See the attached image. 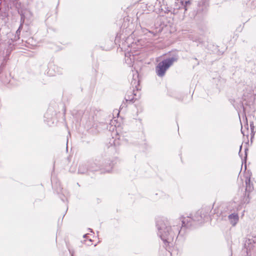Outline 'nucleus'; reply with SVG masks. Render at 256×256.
Returning <instances> with one entry per match:
<instances>
[{
  "mask_svg": "<svg viewBox=\"0 0 256 256\" xmlns=\"http://www.w3.org/2000/svg\"><path fill=\"white\" fill-rule=\"evenodd\" d=\"M209 0H200L198 3V6L200 10H204L208 6V2Z\"/></svg>",
  "mask_w": 256,
  "mask_h": 256,
  "instance_id": "423d86ee",
  "label": "nucleus"
},
{
  "mask_svg": "<svg viewBox=\"0 0 256 256\" xmlns=\"http://www.w3.org/2000/svg\"><path fill=\"white\" fill-rule=\"evenodd\" d=\"M202 218H204V220L205 218H208L206 215H204V217L202 215V211H198L194 214V216L192 218L188 217L184 218L182 216L180 218V220L182 222V226H188L190 224H189V222L191 220H193L194 221H196L200 222V223L202 222Z\"/></svg>",
  "mask_w": 256,
  "mask_h": 256,
  "instance_id": "7ed1b4c3",
  "label": "nucleus"
},
{
  "mask_svg": "<svg viewBox=\"0 0 256 256\" xmlns=\"http://www.w3.org/2000/svg\"><path fill=\"white\" fill-rule=\"evenodd\" d=\"M246 192H252L254 189V187L252 186L251 185L250 180V178L246 180Z\"/></svg>",
  "mask_w": 256,
  "mask_h": 256,
  "instance_id": "0eeeda50",
  "label": "nucleus"
},
{
  "mask_svg": "<svg viewBox=\"0 0 256 256\" xmlns=\"http://www.w3.org/2000/svg\"><path fill=\"white\" fill-rule=\"evenodd\" d=\"M228 218L230 224L232 226H235L239 220V217L237 214H230L228 216Z\"/></svg>",
  "mask_w": 256,
  "mask_h": 256,
  "instance_id": "39448f33",
  "label": "nucleus"
},
{
  "mask_svg": "<svg viewBox=\"0 0 256 256\" xmlns=\"http://www.w3.org/2000/svg\"><path fill=\"white\" fill-rule=\"evenodd\" d=\"M177 60L175 57L168 58L158 63L156 67V72L160 77L164 76L166 71Z\"/></svg>",
  "mask_w": 256,
  "mask_h": 256,
  "instance_id": "f03ea898",
  "label": "nucleus"
},
{
  "mask_svg": "<svg viewBox=\"0 0 256 256\" xmlns=\"http://www.w3.org/2000/svg\"><path fill=\"white\" fill-rule=\"evenodd\" d=\"M241 132H242V134L244 135V131H243V130H242V129H241Z\"/></svg>",
  "mask_w": 256,
  "mask_h": 256,
  "instance_id": "f8f14e48",
  "label": "nucleus"
},
{
  "mask_svg": "<svg viewBox=\"0 0 256 256\" xmlns=\"http://www.w3.org/2000/svg\"><path fill=\"white\" fill-rule=\"evenodd\" d=\"M156 226L158 230V234L166 246L168 243L172 240L174 232V230H170L171 228H168V224L162 220L158 221ZM179 232V228H178L175 232L178 233Z\"/></svg>",
  "mask_w": 256,
  "mask_h": 256,
  "instance_id": "f257e3e1",
  "label": "nucleus"
},
{
  "mask_svg": "<svg viewBox=\"0 0 256 256\" xmlns=\"http://www.w3.org/2000/svg\"><path fill=\"white\" fill-rule=\"evenodd\" d=\"M180 0H178V2H180Z\"/></svg>",
  "mask_w": 256,
  "mask_h": 256,
  "instance_id": "ddd939ff",
  "label": "nucleus"
},
{
  "mask_svg": "<svg viewBox=\"0 0 256 256\" xmlns=\"http://www.w3.org/2000/svg\"><path fill=\"white\" fill-rule=\"evenodd\" d=\"M95 166H96V164H92V166H90V169L91 171H95V170H97L98 168H99V166H96L95 168Z\"/></svg>",
  "mask_w": 256,
  "mask_h": 256,
  "instance_id": "6e6552de",
  "label": "nucleus"
},
{
  "mask_svg": "<svg viewBox=\"0 0 256 256\" xmlns=\"http://www.w3.org/2000/svg\"><path fill=\"white\" fill-rule=\"evenodd\" d=\"M134 82L132 81V84H136V79H135V78H134Z\"/></svg>",
  "mask_w": 256,
  "mask_h": 256,
  "instance_id": "9d476101",
  "label": "nucleus"
},
{
  "mask_svg": "<svg viewBox=\"0 0 256 256\" xmlns=\"http://www.w3.org/2000/svg\"><path fill=\"white\" fill-rule=\"evenodd\" d=\"M136 52L134 50H130L128 49L125 54L126 62L130 66H134V62L135 59L134 56L136 55Z\"/></svg>",
  "mask_w": 256,
  "mask_h": 256,
  "instance_id": "20e7f679",
  "label": "nucleus"
},
{
  "mask_svg": "<svg viewBox=\"0 0 256 256\" xmlns=\"http://www.w3.org/2000/svg\"><path fill=\"white\" fill-rule=\"evenodd\" d=\"M180 2L182 3V6H184V7H186L188 4L190 3L189 1H185L184 3V2L182 0H180Z\"/></svg>",
  "mask_w": 256,
  "mask_h": 256,
  "instance_id": "1a4fd4ad",
  "label": "nucleus"
},
{
  "mask_svg": "<svg viewBox=\"0 0 256 256\" xmlns=\"http://www.w3.org/2000/svg\"><path fill=\"white\" fill-rule=\"evenodd\" d=\"M136 44H132V48L133 49L134 48V46H135Z\"/></svg>",
  "mask_w": 256,
  "mask_h": 256,
  "instance_id": "9b49d317",
  "label": "nucleus"
}]
</instances>
